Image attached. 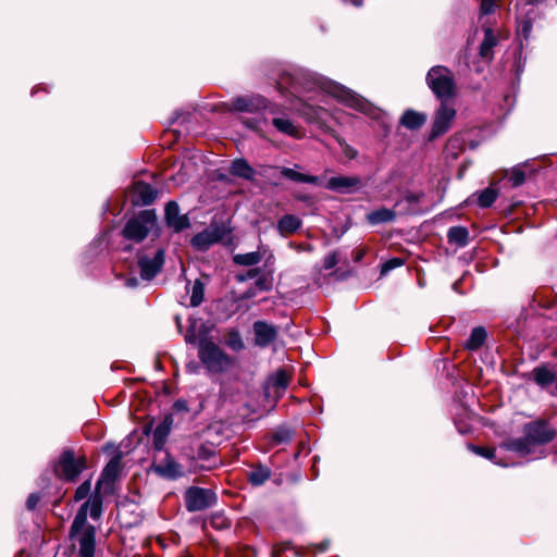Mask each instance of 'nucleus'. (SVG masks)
Masks as SVG:
<instances>
[{
  "label": "nucleus",
  "mask_w": 557,
  "mask_h": 557,
  "mask_svg": "<svg viewBox=\"0 0 557 557\" xmlns=\"http://www.w3.org/2000/svg\"><path fill=\"white\" fill-rule=\"evenodd\" d=\"M153 471L165 479H177L183 475L182 467L169 455L163 461L153 465Z\"/></svg>",
  "instance_id": "nucleus-19"
},
{
  "label": "nucleus",
  "mask_w": 557,
  "mask_h": 557,
  "mask_svg": "<svg viewBox=\"0 0 557 557\" xmlns=\"http://www.w3.org/2000/svg\"><path fill=\"white\" fill-rule=\"evenodd\" d=\"M289 383V375L284 370H278L270 376L264 386L267 398L277 400L285 393Z\"/></svg>",
  "instance_id": "nucleus-11"
},
{
  "label": "nucleus",
  "mask_w": 557,
  "mask_h": 557,
  "mask_svg": "<svg viewBox=\"0 0 557 557\" xmlns=\"http://www.w3.org/2000/svg\"><path fill=\"white\" fill-rule=\"evenodd\" d=\"M423 197V194H413V193H407L405 196H404V200L407 201L408 203H418L421 201Z\"/></svg>",
  "instance_id": "nucleus-45"
},
{
  "label": "nucleus",
  "mask_w": 557,
  "mask_h": 557,
  "mask_svg": "<svg viewBox=\"0 0 557 557\" xmlns=\"http://www.w3.org/2000/svg\"><path fill=\"white\" fill-rule=\"evenodd\" d=\"M326 546H327L326 544H321L320 545V550H324L326 548Z\"/></svg>",
  "instance_id": "nucleus-52"
},
{
  "label": "nucleus",
  "mask_w": 557,
  "mask_h": 557,
  "mask_svg": "<svg viewBox=\"0 0 557 557\" xmlns=\"http://www.w3.org/2000/svg\"><path fill=\"white\" fill-rule=\"evenodd\" d=\"M232 242V227L230 222L213 221L209 227L195 236L191 244H230Z\"/></svg>",
  "instance_id": "nucleus-8"
},
{
  "label": "nucleus",
  "mask_w": 557,
  "mask_h": 557,
  "mask_svg": "<svg viewBox=\"0 0 557 557\" xmlns=\"http://www.w3.org/2000/svg\"><path fill=\"white\" fill-rule=\"evenodd\" d=\"M496 1L497 0H482L480 8L481 14L485 15L493 13L497 8Z\"/></svg>",
  "instance_id": "nucleus-41"
},
{
  "label": "nucleus",
  "mask_w": 557,
  "mask_h": 557,
  "mask_svg": "<svg viewBox=\"0 0 557 557\" xmlns=\"http://www.w3.org/2000/svg\"><path fill=\"white\" fill-rule=\"evenodd\" d=\"M253 330L256 335V343L259 346H267L275 339V329L265 322H256L253 324Z\"/></svg>",
  "instance_id": "nucleus-20"
},
{
  "label": "nucleus",
  "mask_w": 557,
  "mask_h": 557,
  "mask_svg": "<svg viewBox=\"0 0 557 557\" xmlns=\"http://www.w3.org/2000/svg\"><path fill=\"white\" fill-rule=\"evenodd\" d=\"M247 296H253V293H252V292H249V293L247 294Z\"/></svg>",
  "instance_id": "nucleus-53"
},
{
  "label": "nucleus",
  "mask_w": 557,
  "mask_h": 557,
  "mask_svg": "<svg viewBox=\"0 0 557 557\" xmlns=\"http://www.w3.org/2000/svg\"><path fill=\"white\" fill-rule=\"evenodd\" d=\"M499 195L498 188L492 185L478 193V203L482 208L491 207Z\"/></svg>",
  "instance_id": "nucleus-27"
},
{
  "label": "nucleus",
  "mask_w": 557,
  "mask_h": 557,
  "mask_svg": "<svg viewBox=\"0 0 557 557\" xmlns=\"http://www.w3.org/2000/svg\"><path fill=\"white\" fill-rule=\"evenodd\" d=\"M267 107L262 97H238L232 100V110L239 112H253Z\"/></svg>",
  "instance_id": "nucleus-18"
},
{
  "label": "nucleus",
  "mask_w": 557,
  "mask_h": 557,
  "mask_svg": "<svg viewBox=\"0 0 557 557\" xmlns=\"http://www.w3.org/2000/svg\"><path fill=\"white\" fill-rule=\"evenodd\" d=\"M281 173L284 177L298 182V183H307V184H318L319 177L313 175L304 174L300 172H297L294 169L290 168H282Z\"/></svg>",
  "instance_id": "nucleus-25"
},
{
  "label": "nucleus",
  "mask_w": 557,
  "mask_h": 557,
  "mask_svg": "<svg viewBox=\"0 0 557 557\" xmlns=\"http://www.w3.org/2000/svg\"><path fill=\"white\" fill-rule=\"evenodd\" d=\"M301 224V221L296 215L286 214L277 222V231L280 234L286 236L295 233Z\"/></svg>",
  "instance_id": "nucleus-24"
},
{
  "label": "nucleus",
  "mask_w": 557,
  "mask_h": 557,
  "mask_svg": "<svg viewBox=\"0 0 557 557\" xmlns=\"http://www.w3.org/2000/svg\"><path fill=\"white\" fill-rule=\"evenodd\" d=\"M199 358L208 370L222 372L231 366V359L212 341L199 338Z\"/></svg>",
  "instance_id": "nucleus-6"
},
{
  "label": "nucleus",
  "mask_w": 557,
  "mask_h": 557,
  "mask_svg": "<svg viewBox=\"0 0 557 557\" xmlns=\"http://www.w3.org/2000/svg\"><path fill=\"white\" fill-rule=\"evenodd\" d=\"M399 205L400 201H397L393 208H386L381 206L369 211L364 216L366 222L371 226L394 223L398 216V211L396 210V208Z\"/></svg>",
  "instance_id": "nucleus-12"
},
{
  "label": "nucleus",
  "mask_w": 557,
  "mask_h": 557,
  "mask_svg": "<svg viewBox=\"0 0 557 557\" xmlns=\"http://www.w3.org/2000/svg\"><path fill=\"white\" fill-rule=\"evenodd\" d=\"M468 230L466 227L456 226L448 231L447 237L449 244H465L468 239Z\"/></svg>",
  "instance_id": "nucleus-30"
},
{
  "label": "nucleus",
  "mask_w": 557,
  "mask_h": 557,
  "mask_svg": "<svg viewBox=\"0 0 557 557\" xmlns=\"http://www.w3.org/2000/svg\"><path fill=\"white\" fill-rule=\"evenodd\" d=\"M233 259L236 264L249 267L259 263L262 260V255L260 251H252L235 255Z\"/></svg>",
  "instance_id": "nucleus-29"
},
{
  "label": "nucleus",
  "mask_w": 557,
  "mask_h": 557,
  "mask_svg": "<svg viewBox=\"0 0 557 557\" xmlns=\"http://www.w3.org/2000/svg\"><path fill=\"white\" fill-rule=\"evenodd\" d=\"M216 503V495L209 488L191 486L185 492V506L190 512L201 511Z\"/></svg>",
  "instance_id": "nucleus-9"
},
{
  "label": "nucleus",
  "mask_w": 557,
  "mask_h": 557,
  "mask_svg": "<svg viewBox=\"0 0 557 557\" xmlns=\"http://www.w3.org/2000/svg\"><path fill=\"white\" fill-rule=\"evenodd\" d=\"M91 492V482L90 480H86L83 482L75 491L74 499L76 502L83 500L90 495Z\"/></svg>",
  "instance_id": "nucleus-37"
},
{
  "label": "nucleus",
  "mask_w": 557,
  "mask_h": 557,
  "mask_svg": "<svg viewBox=\"0 0 557 557\" xmlns=\"http://www.w3.org/2000/svg\"><path fill=\"white\" fill-rule=\"evenodd\" d=\"M326 111L322 108H314L312 106L306 104L304 109L300 111V114L306 117L308 121H318L323 117Z\"/></svg>",
  "instance_id": "nucleus-34"
},
{
  "label": "nucleus",
  "mask_w": 557,
  "mask_h": 557,
  "mask_svg": "<svg viewBox=\"0 0 557 557\" xmlns=\"http://www.w3.org/2000/svg\"><path fill=\"white\" fill-rule=\"evenodd\" d=\"M535 382L541 386H547L554 381L553 373L545 368H537L533 371Z\"/></svg>",
  "instance_id": "nucleus-31"
},
{
  "label": "nucleus",
  "mask_w": 557,
  "mask_h": 557,
  "mask_svg": "<svg viewBox=\"0 0 557 557\" xmlns=\"http://www.w3.org/2000/svg\"><path fill=\"white\" fill-rule=\"evenodd\" d=\"M203 300V285L200 281H196L193 285L190 305L193 307L199 306Z\"/></svg>",
  "instance_id": "nucleus-35"
},
{
  "label": "nucleus",
  "mask_w": 557,
  "mask_h": 557,
  "mask_svg": "<svg viewBox=\"0 0 557 557\" xmlns=\"http://www.w3.org/2000/svg\"><path fill=\"white\" fill-rule=\"evenodd\" d=\"M426 122V114L414 110H406L401 117L400 124L408 129H418Z\"/></svg>",
  "instance_id": "nucleus-22"
},
{
  "label": "nucleus",
  "mask_w": 557,
  "mask_h": 557,
  "mask_svg": "<svg viewBox=\"0 0 557 557\" xmlns=\"http://www.w3.org/2000/svg\"><path fill=\"white\" fill-rule=\"evenodd\" d=\"M228 346L234 350H239L243 348L244 344L238 334H234L228 339Z\"/></svg>",
  "instance_id": "nucleus-44"
},
{
  "label": "nucleus",
  "mask_w": 557,
  "mask_h": 557,
  "mask_svg": "<svg viewBox=\"0 0 557 557\" xmlns=\"http://www.w3.org/2000/svg\"><path fill=\"white\" fill-rule=\"evenodd\" d=\"M404 263H405V259L403 257L392 258L382 264L381 274L385 275L393 269L398 268V267L403 265Z\"/></svg>",
  "instance_id": "nucleus-38"
},
{
  "label": "nucleus",
  "mask_w": 557,
  "mask_h": 557,
  "mask_svg": "<svg viewBox=\"0 0 557 557\" xmlns=\"http://www.w3.org/2000/svg\"><path fill=\"white\" fill-rule=\"evenodd\" d=\"M255 272H256V270H250V271L248 272L249 277H252V276L255 275Z\"/></svg>",
  "instance_id": "nucleus-51"
},
{
  "label": "nucleus",
  "mask_w": 557,
  "mask_h": 557,
  "mask_svg": "<svg viewBox=\"0 0 557 557\" xmlns=\"http://www.w3.org/2000/svg\"><path fill=\"white\" fill-rule=\"evenodd\" d=\"M338 262V252L334 251L326 256L323 260V269L332 270Z\"/></svg>",
  "instance_id": "nucleus-40"
},
{
  "label": "nucleus",
  "mask_w": 557,
  "mask_h": 557,
  "mask_svg": "<svg viewBox=\"0 0 557 557\" xmlns=\"http://www.w3.org/2000/svg\"><path fill=\"white\" fill-rule=\"evenodd\" d=\"M272 124L277 132L292 138L300 139L305 136L304 128L287 116L273 117Z\"/></svg>",
  "instance_id": "nucleus-17"
},
{
  "label": "nucleus",
  "mask_w": 557,
  "mask_h": 557,
  "mask_svg": "<svg viewBox=\"0 0 557 557\" xmlns=\"http://www.w3.org/2000/svg\"><path fill=\"white\" fill-rule=\"evenodd\" d=\"M256 286L260 290H269L271 288V282L265 277H261L256 281Z\"/></svg>",
  "instance_id": "nucleus-47"
},
{
  "label": "nucleus",
  "mask_w": 557,
  "mask_h": 557,
  "mask_svg": "<svg viewBox=\"0 0 557 557\" xmlns=\"http://www.w3.org/2000/svg\"><path fill=\"white\" fill-rule=\"evenodd\" d=\"M165 221L168 226L176 232L183 231L189 226L187 215L180 213V207L175 201H170L165 206Z\"/></svg>",
  "instance_id": "nucleus-15"
},
{
  "label": "nucleus",
  "mask_w": 557,
  "mask_h": 557,
  "mask_svg": "<svg viewBox=\"0 0 557 557\" xmlns=\"http://www.w3.org/2000/svg\"><path fill=\"white\" fill-rule=\"evenodd\" d=\"M554 436L555 432L547 424L534 422L525 426L523 438L512 440L506 444V447L520 456H527L532 453L534 445L548 443Z\"/></svg>",
  "instance_id": "nucleus-2"
},
{
  "label": "nucleus",
  "mask_w": 557,
  "mask_h": 557,
  "mask_svg": "<svg viewBox=\"0 0 557 557\" xmlns=\"http://www.w3.org/2000/svg\"><path fill=\"white\" fill-rule=\"evenodd\" d=\"M270 478V470L268 468H257L249 473V481L253 485H261Z\"/></svg>",
  "instance_id": "nucleus-32"
},
{
  "label": "nucleus",
  "mask_w": 557,
  "mask_h": 557,
  "mask_svg": "<svg viewBox=\"0 0 557 557\" xmlns=\"http://www.w3.org/2000/svg\"><path fill=\"white\" fill-rule=\"evenodd\" d=\"M126 285L129 286V287H135L137 285V280L136 278H128L126 281Z\"/></svg>",
  "instance_id": "nucleus-49"
},
{
  "label": "nucleus",
  "mask_w": 557,
  "mask_h": 557,
  "mask_svg": "<svg viewBox=\"0 0 557 557\" xmlns=\"http://www.w3.org/2000/svg\"><path fill=\"white\" fill-rule=\"evenodd\" d=\"M195 329H196V322H193L186 336H185V339L187 343H196L197 342L198 337L195 334Z\"/></svg>",
  "instance_id": "nucleus-46"
},
{
  "label": "nucleus",
  "mask_w": 557,
  "mask_h": 557,
  "mask_svg": "<svg viewBox=\"0 0 557 557\" xmlns=\"http://www.w3.org/2000/svg\"><path fill=\"white\" fill-rule=\"evenodd\" d=\"M470 449L472 451H474L475 454L482 456V457H485L487 459H493L495 457V450L494 449H488V448H483V447H476V446H469Z\"/></svg>",
  "instance_id": "nucleus-43"
},
{
  "label": "nucleus",
  "mask_w": 557,
  "mask_h": 557,
  "mask_svg": "<svg viewBox=\"0 0 557 557\" xmlns=\"http://www.w3.org/2000/svg\"><path fill=\"white\" fill-rule=\"evenodd\" d=\"M156 225L154 210H144L127 221L123 228V236L127 240L143 242Z\"/></svg>",
  "instance_id": "nucleus-4"
},
{
  "label": "nucleus",
  "mask_w": 557,
  "mask_h": 557,
  "mask_svg": "<svg viewBox=\"0 0 557 557\" xmlns=\"http://www.w3.org/2000/svg\"><path fill=\"white\" fill-rule=\"evenodd\" d=\"M362 253H363V252H362L361 250H358V251L356 252V257H355L356 261H358V260H360V259H361Z\"/></svg>",
  "instance_id": "nucleus-50"
},
{
  "label": "nucleus",
  "mask_w": 557,
  "mask_h": 557,
  "mask_svg": "<svg viewBox=\"0 0 557 557\" xmlns=\"http://www.w3.org/2000/svg\"><path fill=\"white\" fill-rule=\"evenodd\" d=\"M214 448H212L211 446L201 445L198 448L195 457L198 461L203 462L199 465V469L210 470L214 468L218 465V461L214 458Z\"/></svg>",
  "instance_id": "nucleus-23"
},
{
  "label": "nucleus",
  "mask_w": 557,
  "mask_h": 557,
  "mask_svg": "<svg viewBox=\"0 0 557 557\" xmlns=\"http://www.w3.org/2000/svg\"><path fill=\"white\" fill-rule=\"evenodd\" d=\"M137 263L144 280L153 278L164 263V250L159 246H141L137 251Z\"/></svg>",
  "instance_id": "nucleus-5"
},
{
  "label": "nucleus",
  "mask_w": 557,
  "mask_h": 557,
  "mask_svg": "<svg viewBox=\"0 0 557 557\" xmlns=\"http://www.w3.org/2000/svg\"><path fill=\"white\" fill-rule=\"evenodd\" d=\"M498 44V39L495 36L491 27L484 28V39L480 45V57L484 60L491 61L493 59V48Z\"/></svg>",
  "instance_id": "nucleus-21"
},
{
  "label": "nucleus",
  "mask_w": 557,
  "mask_h": 557,
  "mask_svg": "<svg viewBox=\"0 0 557 557\" xmlns=\"http://www.w3.org/2000/svg\"><path fill=\"white\" fill-rule=\"evenodd\" d=\"M333 95L339 101L357 111L368 113L370 110V103L364 98L345 87H336Z\"/></svg>",
  "instance_id": "nucleus-14"
},
{
  "label": "nucleus",
  "mask_w": 557,
  "mask_h": 557,
  "mask_svg": "<svg viewBox=\"0 0 557 557\" xmlns=\"http://www.w3.org/2000/svg\"><path fill=\"white\" fill-rule=\"evenodd\" d=\"M486 338V331L484 327H474L471 332L469 339L466 343V347L470 350H475L481 347Z\"/></svg>",
  "instance_id": "nucleus-28"
},
{
  "label": "nucleus",
  "mask_w": 557,
  "mask_h": 557,
  "mask_svg": "<svg viewBox=\"0 0 557 557\" xmlns=\"http://www.w3.org/2000/svg\"><path fill=\"white\" fill-rule=\"evenodd\" d=\"M170 433V426L163 422L161 424H159L156 429H154V432H153V441H154V446L157 448H161L166 436L169 435Z\"/></svg>",
  "instance_id": "nucleus-33"
},
{
  "label": "nucleus",
  "mask_w": 557,
  "mask_h": 557,
  "mask_svg": "<svg viewBox=\"0 0 557 557\" xmlns=\"http://www.w3.org/2000/svg\"><path fill=\"white\" fill-rule=\"evenodd\" d=\"M120 462L119 456L108 462L97 482L95 493L82 505L75 516L71 527L73 557H95L96 528L87 522V515L89 511L92 519H98L101 516L102 498L100 491L104 484L113 483L120 471Z\"/></svg>",
  "instance_id": "nucleus-1"
},
{
  "label": "nucleus",
  "mask_w": 557,
  "mask_h": 557,
  "mask_svg": "<svg viewBox=\"0 0 557 557\" xmlns=\"http://www.w3.org/2000/svg\"><path fill=\"white\" fill-rule=\"evenodd\" d=\"M505 174L507 175L508 171H506ZM524 178H525V174L520 168H513L509 172L508 180L511 183L512 187H518V186L522 185L524 183Z\"/></svg>",
  "instance_id": "nucleus-36"
},
{
  "label": "nucleus",
  "mask_w": 557,
  "mask_h": 557,
  "mask_svg": "<svg viewBox=\"0 0 557 557\" xmlns=\"http://www.w3.org/2000/svg\"><path fill=\"white\" fill-rule=\"evenodd\" d=\"M86 469V457L76 456L73 449H64L55 466V472L63 480L74 482L78 475Z\"/></svg>",
  "instance_id": "nucleus-7"
},
{
  "label": "nucleus",
  "mask_w": 557,
  "mask_h": 557,
  "mask_svg": "<svg viewBox=\"0 0 557 557\" xmlns=\"http://www.w3.org/2000/svg\"><path fill=\"white\" fill-rule=\"evenodd\" d=\"M231 174L246 180H251L255 175L253 169L244 160L237 159L232 162L230 168Z\"/></svg>",
  "instance_id": "nucleus-26"
},
{
  "label": "nucleus",
  "mask_w": 557,
  "mask_h": 557,
  "mask_svg": "<svg viewBox=\"0 0 557 557\" xmlns=\"http://www.w3.org/2000/svg\"><path fill=\"white\" fill-rule=\"evenodd\" d=\"M456 114L457 112L453 106H449L446 101H442L434 114L430 139H435L447 133L453 125Z\"/></svg>",
  "instance_id": "nucleus-10"
},
{
  "label": "nucleus",
  "mask_w": 557,
  "mask_h": 557,
  "mask_svg": "<svg viewBox=\"0 0 557 557\" xmlns=\"http://www.w3.org/2000/svg\"><path fill=\"white\" fill-rule=\"evenodd\" d=\"M293 437V432L289 430V429H286V428H281L278 429L274 435H273V441L276 443V444H282V443H287L292 440Z\"/></svg>",
  "instance_id": "nucleus-39"
},
{
  "label": "nucleus",
  "mask_w": 557,
  "mask_h": 557,
  "mask_svg": "<svg viewBox=\"0 0 557 557\" xmlns=\"http://www.w3.org/2000/svg\"><path fill=\"white\" fill-rule=\"evenodd\" d=\"M325 187L341 194H350L362 187V181L359 176H333Z\"/></svg>",
  "instance_id": "nucleus-13"
},
{
  "label": "nucleus",
  "mask_w": 557,
  "mask_h": 557,
  "mask_svg": "<svg viewBox=\"0 0 557 557\" xmlns=\"http://www.w3.org/2000/svg\"><path fill=\"white\" fill-rule=\"evenodd\" d=\"M243 123L253 131L261 132L262 125L265 124V121L259 119H245L243 120Z\"/></svg>",
  "instance_id": "nucleus-42"
},
{
  "label": "nucleus",
  "mask_w": 557,
  "mask_h": 557,
  "mask_svg": "<svg viewBox=\"0 0 557 557\" xmlns=\"http://www.w3.org/2000/svg\"><path fill=\"white\" fill-rule=\"evenodd\" d=\"M429 88L442 101L456 96V79L454 73L446 66L431 67L425 77Z\"/></svg>",
  "instance_id": "nucleus-3"
},
{
  "label": "nucleus",
  "mask_w": 557,
  "mask_h": 557,
  "mask_svg": "<svg viewBox=\"0 0 557 557\" xmlns=\"http://www.w3.org/2000/svg\"><path fill=\"white\" fill-rule=\"evenodd\" d=\"M157 196V189L148 183L138 181L133 185V201L136 205L148 206L156 200Z\"/></svg>",
  "instance_id": "nucleus-16"
},
{
  "label": "nucleus",
  "mask_w": 557,
  "mask_h": 557,
  "mask_svg": "<svg viewBox=\"0 0 557 557\" xmlns=\"http://www.w3.org/2000/svg\"><path fill=\"white\" fill-rule=\"evenodd\" d=\"M26 506L29 510H33L35 508V494L28 495Z\"/></svg>",
  "instance_id": "nucleus-48"
}]
</instances>
